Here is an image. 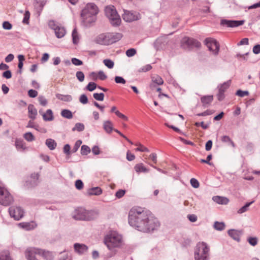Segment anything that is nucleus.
I'll use <instances>...</instances> for the list:
<instances>
[{
  "label": "nucleus",
  "mask_w": 260,
  "mask_h": 260,
  "mask_svg": "<svg viewBox=\"0 0 260 260\" xmlns=\"http://www.w3.org/2000/svg\"><path fill=\"white\" fill-rule=\"evenodd\" d=\"M9 212L11 217L16 220H19L23 217V210L19 206H12L9 209Z\"/></svg>",
  "instance_id": "11"
},
{
  "label": "nucleus",
  "mask_w": 260,
  "mask_h": 260,
  "mask_svg": "<svg viewBox=\"0 0 260 260\" xmlns=\"http://www.w3.org/2000/svg\"><path fill=\"white\" fill-rule=\"evenodd\" d=\"M109 38V33L102 34L98 36L97 40L99 43L108 45L110 44Z\"/></svg>",
  "instance_id": "14"
},
{
  "label": "nucleus",
  "mask_w": 260,
  "mask_h": 260,
  "mask_svg": "<svg viewBox=\"0 0 260 260\" xmlns=\"http://www.w3.org/2000/svg\"><path fill=\"white\" fill-rule=\"evenodd\" d=\"M44 121H50L53 120L54 117L52 111L51 109H48L46 112L42 114Z\"/></svg>",
  "instance_id": "21"
},
{
  "label": "nucleus",
  "mask_w": 260,
  "mask_h": 260,
  "mask_svg": "<svg viewBox=\"0 0 260 260\" xmlns=\"http://www.w3.org/2000/svg\"><path fill=\"white\" fill-rule=\"evenodd\" d=\"M24 144L22 140L17 139L15 140V146L18 151H24L26 149Z\"/></svg>",
  "instance_id": "22"
},
{
  "label": "nucleus",
  "mask_w": 260,
  "mask_h": 260,
  "mask_svg": "<svg viewBox=\"0 0 260 260\" xmlns=\"http://www.w3.org/2000/svg\"><path fill=\"white\" fill-rule=\"evenodd\" d=\"M79 101L83 104H86L88 103V98L85 94H83L80 96Z\"/></svg>",
  "instance_id": "53"
},
{
  "label": "nucleus",
  "mask_w": 260,
  "mask_h": 260,
  "mask_svg": "<svg viewBox=\"0 0 260 260\" xmlns=\"http://www.w3.org/2000/svg\"><path fill=\"white\" fill-rule=\"evenodd\" d=\"M190 184L191 186L195 188H197L199 187L200 184L199 181L195 178H191L190 181Z\"/></svg>",
  "instance_id": "50"
},
{
  "label": "nucleus",
  "mask_w": 260,
  "mask_h": 260,
  "mask_svg": "<svg viewBox=\"0 0 260 260\" xmlns=\"http://www.w3.org/2000/svg\"><path fill=\"white\" fill-rule=\"evenodd\" d=\"M100 213L98 210H87L80 208L76 210L74 217L76 220L90 221L96 219Z\"/></svg>",
  "instance_id": "3"
},
{
  "label": "nucleus",
  "mask_w": 260,
  "mask_h": 260,
  "mask_svg": "<svg viewBox=\"0 0 260 260\" xmlns=\"http://www.w3.org/2000/svg\"><path fill=\"white\" fill-rule=\"evenodd\" d=\"M56 97L58 100L64 102H71L72 100V97L70 95H63L60 93L56 94Z\"/></svg>",
  "instance_id": "26"
},
{
  "label": "nucleus",
  "mask_w": 260,
  "mask_h": 260,
  "mask_svg": "<svg viewBox=\"0 0 260 260\" xmlns=\"http://www.w3.org/2000/svg\"><path fill=\"white\" fill-rule=\"evenodd\" d=\"M40 256L44 260H53L54 255L52 252L40 248Z\"/></svg>",
  "instance_id": "13"
},
{
  "label": "nucleus",
  "mask_w": 260,
  "mask_h": 260,
  "mask_svg": "<svg viewBox=\"0 0 260 260\" xmlns=\"http://www.w3.org/2000/svg\"><path fill=\"white\" fill-rule=\"evenodd\" d=\"M236 94L240 97H244V96L248 95L249 94V92L247 91L238 90L237 91Z\"/></svg>",
  "instance_id": "52"
},
{
  "label": "nucleus",
  "mask_w": 260,
  "mask_h": 260,
  "mask_svg": "<svg viewBox=\"0 0 260 260\" xmlns=\"http://www.w3.org/2000/svg\"><path fill=\"white\" fill-rule=\"evenodd\" d=\"M13 201V199L8 190L2 186L0 182V204L8 206Z\"/></svg>",
  "instance_id": "7"
},
{
  "label": "nucleus",
  "mask_w": 260,
  "mask_h": 260,
  "mask_svg": "<svg viewBox=\"0 0 260 260\" xmlns=\"http://www.w3.org/2000/svg\"><path fill=\"white\" fill-rule=\"evenodd\" d=\"M3 77L6 79H10L12 77V73L10 71L7 70L3 73Z\"/></svg>",
  "instance_id": "62"
},
{
  "label": "nucleus",
  "mask_w": 260,
  "mask_h": 260,
  "mask_svg": "<svg viewBox=\"0 0 260 260\" xmlns=\"http://www.w3.org/2000/svg\"><path fill=\"white\" fill-rule=\"evenodd\" d=\"M129 225L137 230L148 232L157 229L160 225L158 219L149 211L140 207L133 208L128 214Z\"/></svg>",
  "instance_id": "1"
},
{
  "label": "nucleus",
  "mask_w": 260,
  "mask_h": 260,
  "mask_svg": "<svg viewBox=\"0 0 260 260\" xmlns=\"http://www.w3.org/2000/svg\"><path fill=\"white\" fill-rule=\"evenodd\" d=\"M76 76L80 82H83L84 80V74L82 71H78L76 72Z\"/></svg>",
  "instance_id": "46"
},
{
  "label": "nucleus",
  "mask_w": 260,
  "mask_h": 260,
  "mask_svg": "<svg viewBox=\"0 0 260 260\" xmlns=\"http://www.w3.org/2000/svg\"><path fill=\"white\" fill-rule=\"evenodd\" d=\"M30 17V13L28 11H26L24 13V18L23 19V23L25 24L28 23L29 19Z\"/></svg>",
  "instance_id": "51"
},
{
  "label": "nucleus",
  "mask_w": 260,
  "mask_h": 260,
  "mask_svg": "<svg viewBox=\"0 0 260 260\" xmlns=\"http://www.w3.org/2000/svg\"><path fill=\"white\" fill-rule=\"evenodd\" d=\"M135 150L137 151H141V152H149V149L147 147H145L144 146H143V145H142L140 143H139V147L138 148H137L135 149Z\"/></svg>",
  "instance_id": "48"
},
{
  "label": "nucleus",
  "mask_w": 260,
  "mask_h": 260,
  "mask_svg": "<svg viewBox=\"0 0 260 260\" xmlns=\"http://www.w3.org/2000/svg\"><path fill=\"white\" fill-rule=\"evenodd\" d=\"M104 243L109 250H111L121 245L122 237L115 231L110 232L105 236Z\"/></svg>",
  "instance_id": "4"
},
{
  "label": "nucleus",
  "mask_w": 260,
  "mask_h": 260,
  "mask_svg": "<svg viewBox=\"0 0 260 260\" xmlns=\"http://www.w3.org/2000/svg\"><path fill=\"white\" fill-rule=\"evenodd\" d=\"M28 117L32 120L36 118L37 115V110L34 105L29 104L28 106Z\"/></svg>",
  "instance_id": "16"
},
{
  "label": "nucleus",
  "mask_w": 260,
  "mask_h": 260,
  "mask_svg": "<svg viewBox=\"0 0 260 260\" xmlns=\"http://www.w3.org/2000/svg\"><path fill=\"white\" fill-rule=\"evenodd\" d=\"M103 128L106 133L110 134L114 129L113 128V123L110 120H107L104 122Z\"/></svg>",
  "instance_id": "20"
},
{
  "label": "nucleus",
  "mask_w": 260,
  "mask_h": 260,
  "mask_svg": "<svg viewBox=\"0 0 260 260\" xmlns=\"http://www.w3.org/2000/svg\"><path fill=\"white\" fill-rule=\"evenodd\" d=\"M214 228L215 229L218 231H222L225 228V224L222 222L216 221L214 224Z\"/></svg>",
  "instance_id": "34"
},
{
  "label": "nucleus",
  "mask_w": 260,
  "mask_h": 260,
  "mask_svg": "<svg viewBox=\"0 0 260 260\" xmlns=\"http://www.w3.org/2000/svg\"><path fill=\"white\" fill-rule=\"evenodd\" d=\"M18 60H19L18 65V68L19 69V73L20 74H21V73H22L21 69H22V68L23 67V61L24 60L25 58L23 55H19L18 56Z\"/></svg>",
  "instance_id": "36"
},
{
  "label": "nucleus",
  "mask_w": 260,
  "mask_h": 260,
  "mask_svg": "<svg viewBox=\"0 0 260 260\" xmlns=\"http://www.w3.org/2000/svg\"><path fill=\"white\" fill-rule=\"evenodd\" d=\"M201 44L197 40L189 37H184L181 41V46L182 48L191 49L194 47L200 48Z\"/></svg>",
  "instance_id": "8"
},
{
  "label": "nucleus",
  "mask_w": 260,
  "mask_h": 260,
  "mask_svg": "<svg viewBox=\"0 0 260 260\" xmlns=\"http://www.w3.org/2000/svg\"><path fill=\"white\" fill-rule=\"evenodd\" d=\"M97 85L94 82H89L88 85L86 86V88L89 91H93L96 87Z\"/></svg>",
  "instance_id": "42"
},
{
  "label": "nucleus",
  "mask_w": 260,
  "mask_h": 260,
  "mask_svg": "<svg viewBox=\"0 0 260 260\" xmlns=\"http://www.w3.org/2000/svg\"><path fill=\"white\" fill-rule=\"evenodd\" d=\"M205 42L209 50L212 52L214 55L218 54L220 46L216 40L211 38H207Z\"/></svg>",
  "instance_id": "10"
},
{
  "label": "nucleus",
  "mask_w": 260,
  "mask_h": 260,
  "mask_svg": "<svg viewBox=\"0 0 260 260\" xmlns=\"http://www.w3.org/2000/svg\"><path fill=\"white\" fill-rule=\"evenodd\" d=\"M135 170L137 173H140V172H148V170L144 167L143 164L140 163L137 164L135 166Z\"/></svg>",
  "instance_id": "28"
},
{
  "label": "nucleus",
  "mask_w": 260,
  "mask_h": 260,
  "mask_svg": "<svg viewBox=\"0 0 260 260\" xmlns=\"http://www.w3.org/2000/svg\"><path fill=\"white\" fill-rule=\"evenodd\" d=\"M23 138L28 142H32L35 140V137L30 132H27L24 134Z\"/></svg>",
  "instance_id": "38"
},
{
  "label": "nucleus",
  "mask_w": 260,
  "mask_h": 260,
  "mask_svg": "<svg viewBox=\"0 0 260 260\" xmlns=\"http://www.w3.org/2000/svg\"><path fill=\"white\" fill-rule=\"evenodd\" d=\"M164 80L158 75H154L152 77V84L150 85L151 87L152 88L154 87V84H156L158 85H160L163 84Z\"/></svg>",
  "instance_id": "18"
},
{
  "label": "nucleus",
  "mask_w": 260,
  "mask_h": 260,
  "mask_svg": "<svg viewBox=\"0 0 260 260\" xmlns=\"http://www.w3.org/2000/svg\"><path fill=\"white\" fill-rule=\"evenodd\" d=\"M231 83V80H230L222 84H220L218 86L219 90L224 92L225 90L230 87Z\"/></svg>",
  "instance_id": "29"
},
{
  "label": "nucleus",
  "mask_w": 260,
  "mask_h": 260,
  "mask_svg": "<svg viewBox=\"0 0 260 260\" xmlns=\"http://www.w3.org/2000/svg\"><path fill=\"white\" fill-rule=\"evenodd\" d=\"M84 125L81 123H76L75 127L72 128L73 131H77L78 132H82L84 129Z\"/></svg>",
  "instance_id": "40"
},
{
  "label": "nucleus",
  "mask_w": 260,
  "mask_h": 260,
  "mask_svg": "<svg viewBox=\"0 0 260 260\" xmlns=\"http://www.w3.org/2000/svg\"><path fill=\"white\" fill-rule=\"evenodd\" d=\"M136 50L134 48H131L126 51V55L128 57H132L136 54Z\"/></svg>",
  "instance_id": "49"
},
{
  "label": "nucleus",
  "mask_w": 260,
  "mask_h": 260,
  "mask_svg": "<svg viewBox=\"0 0 260 260\" xmlns=\"http://www.w3.org/2000/svg\"><path fill=\"white\" fill-rule=\"evenodd\" d=\"M72 40H73V44H78L79 42V37L76 28H75L73 29V30L72 31Z\"/></svg>",
  "instance_id": "31"
},
{
  "label": "nucleus",
  "mask_w": 260,
  "mask_h": 260,
  "mask_svg": "<svg viewBox=\"0 0 260 260\" xmlns=\"http://www.w3.org/2000/svg\"><path fill=\"white\" fill-rule=\"evenodd\" d=\"M99 9L94 3H88L83 9L81 13L82 22L86 26H88L95 22Z\"/></svg>",
  "instance_id": "2"
},
{
  "label": "nucleus",
  "mask_w": 260,
  "mask_h": 260,
  "mask_svg": "<svg viewBox=\"0 0 260 260\" xmlns=\"http://www.w3.org/2000/svg\"><path fill=\"white\" fill-rule=\"evenodd\" d=\"M104 64L109 69H112L114 67V62L111 59H106L103 60Z\"/></svg>",
  "instance_id": "43"
},
{
  "label": "nucleus",
  "mask_w": 260,
  "mask_h": 260,
  "mask_svg": "<svg viewBox=\"0 0 260 260\" xmlns=\"http://www.w3.org/2000/svg\"><path fill=\"white\" fill-rule=\"evenodd\" d=\"M253 202H254V201H252L251 202L247 203L244 206H243L242 207H241V208H240L238 210V213L239 214H242V213H244L246 211H247L248 210V207Z\"/></svg>",
  "instance_id": "35"
},
{
  "label": "nucleus",
  "mask_w": 260,
  "mask_h": 260,
  "mask_svg": "<svg viewBox=\"0 0 260 260\" xmlns=\"http://www.w3.org/2000/svg\"><path fill=\"white\" fill-rule=\"evenodd\" d=\"M221 140L223 143H228L231 144L233 147H235V145L233 141L231 139V138L228 136H223L221 137Z\"/></svg>",
  "instance_id": "33"
},
{
  "label": "nucleus",
  "mask_w": 260,
  "mask_h": 260,
  "mask_svg": "<svg viewBox=\"0 0 260 260\" xmlns=\"http://www.w3.org/2000/svg\"><path fill=\"white\" fill-rule=\"evenodd\" d=\"M71 61L72 63L75 66H81L83 64V61L76 58H73Z\"/></svg>",
  "instance_id": "56"
},
{
  "label": "nucleus",
  "mask_w": 260,
  "mask_h": 260,
  "mask_svg": "<svg viewBox=\"0 0 260 260\" xmlns=\"http://www.w3.org/2000/svg\"><path fill=\"white\" fill-rule=\"evenodd\" d=\"M0 260H12V259L8 251H4L0 253Z\"/></svg>",
  "instance_id": "37"
},
{
  "label": "nucleus",
  "mask_w": 260,
  "mask_h": 260,
  "mask_svg": "<svg viewBox=\"0 0 260 260\" xmlns=\"http://www.w3.org/2000/svg\"><path fill=\"white\" fill-rule=\"evenodd\" d=\"M110 44L115 43L122 38V35L120 33H109Z\"/></svg>",
  "instance_id": "19"
},
{
  "label": "nucleus",
  "mask_w": 260,
  "mask_h": 260,
  "mask_svg": "<svg viewBox=\"0 0 260 260\" xmlns=\"http://www.w3.org/2000/svg\"><path fill=\"white\" fill-rule=\"evenodd\" d=\"M90 152V148L87 145H82L81 148V154L82 155H87Z\"/></svg>",
  "instance_id": "41"
},
{
  "label": "nucleus",
  "mask_w": 260,
  "mask_h": 260,
  "mask_svg": "<svg viewBox=\"0 0 260 260\" xmlns=\"http://www.w3.org/2000/svg\"><path fill=\"white\" fill-rule=\"evenodd\" d=\"M125 194V190L122 189H119L118 190L115 194V196L118 198L122 197Z\"/></svg>",
  "instance_id": "63"
},
{
  "label": "nucleus",
  "mask_w": 260,
  "mask_h": 260,
  "mask_svg": "<svg viewBox=\"0 0 260 260\" xmlns=\"http://www.w3.org/2000/svg\"><path fill=\"white\" fill-rule=\"evenodd\" d=\"M54 30L55 35L58 38H61L63 37L66 34V30L62 27L57 26L54 28Z\"/></svg>",
  "instance_id": "25"
},
{
  "label": "nucleus",
  "mask_w": 260,
  "mask_h": 260,
  "mask_svg": "<svg viewBox=\"0 0 260 260\" xmlns=\"http://www.w3.org/2000/svg\"><path fill=\"white\" fill-rule=\"evenodd\" d=\"M210 248L204 242H199L194 250L195 260H208Z\"/></svg>",
  "instance_id": "5"
},
{
  "label": "nucleus",
  "mask_w": 260,
  "mask_h": 260,
  "mask_svg": "<svg viewBox=\"0 0 260 260\" xmlns=\"http://www.w3.org/2000/svg\"><path fill=\"white\" fill-rule=\"evenodd\" d=\"M3 27L5 29L10 30L12 28V25L9 21H4L3 23Z\"/></svg>",
  "instance_id": "55"
},
{
  "label": "nucleus",
  "mask_w": 260,
  "mask_h": 260,
  "mask_svg": "<svg viewBox=\"0 0 260 260\" xmlns=\"http://www.w3.org/2000/svg\"><path fill=\"white\" fill-rule=\"evenodd\" d=\"M229 235L233 239L239 241L240 240V232L235 230H230L228 231Z\"/></svg>",
  "instance_id": "23"
},
{
  "label": "nucleus",
  "mask_w": 260,
  "mask_h": 260,
  "mask_svg": "<svg viewBox=\"0 0 260 260\" xmlns=\"http://www.w3.org/2000/svg\"><path fill=\"white\" fill-rule=\"evenodd\" d=\"M106 16L108 18L113 26H119L121 23V19L113 6H108L105 9Z\"/></svg>",
  "instance_id": "6"
},
{
  "label": "nucleus",
  "mask_w": 260,
  "mask_h": 260,
  "mask_svg": "<svg viewBox=\"0 0 260 260\" xmlns=\"http://www.w3.org/2000/svg\"><path fill=\"white\" fill-rule=\"evenodd\" d=\"M213 100V98L212 95L204 96L201 99V101L204 107H207L212 102Z\"/></svg>",
  "instance_id": "24"
},
{
  "label": "nucleus",
  "mask_w": 260,
  "mask_h": 260,
  "mask_svg": "<svg viewBox=\"0 0 260 260\" xmlns=\"http://www.w3.org/2000/svg\"><path fill=\"white\" fill-rule=\"evenodd\" d=\"M107 78V76L105 75L104 72L102 71H100L98 72V78H99L101 80H105Z\"/></svg>",
  "instance_id": "59"
},
{
  "label": "nucleus",
  "mask_w": 260,
  "mask_h": 260,
  "mask_svg": "<svg viewBox=\"0 0 260 260\" xmlns=\"http://www.w3.org/2000/svg\"><path fill=\"white\" fill-rule=\"evenodd\" d=\"M253 52L255 54H257L260 53V45L259 44H257L253 47Z\"/></svg>",
  "instance_id": "64"
},
{
  "label": "nucleus",
  "mask_w": 260,
  "mask_h": 260,
  "mask_svg": "<svg viewBox=\"0 0 260 260\" xmlns=\"http://www.w3.org/2000/svg\"><path fill=\"white\" fill-rule=\"evenodd\" d=\"M81 144H82V141H81V140L77 141L75 143L74 146L73 147V149L72 150L73 152H76L78 150V149H79V148L80 146V145H81Z\"/></svg>",
  "instance_id": "57"
},
{
  "label": "nucleus",
  "mask_w": 260,
  "mask_h": 260,
  "mask_svg": "<svg viewBox=\"0 0 260 260\" xmlns=\"http://www.w3.org/2000/svg\"><path fill=\"white\" fill-rule=\"evenodd\" d=\"M19 225L23 229L26 230H31L34 228L32 225L27 222H22L20 223Z\"/></svg>",
  "instance_id": "39"
},
{
  "label": "nucleus",
  "mask_w": 260,
  "mask_h": 260,
  "mask_svg": "<svg viewBox=\"0 0 260 260\" xmlns=\"http://www.w3.org/2000/svg\"><path fill=\"white\" fill-rule=\"evenodd\" d=\"M75 186L77 189L80 190L83 187V183L81 180H77L75 182Z\"/></svg>",
  "instance_id": "58"
},
{
  "label": "nucleus",
  "mask_w": 260,
  "mask_h": 260,
  "mask_svg": "<svg viewBox=\"0 0 260 260\" xmlns=\"http://www.w3.org/2000/svg\"><path fill=\"white\" fill-rule=\"evenodd\" d=\"M135 158V156L134 154L131 153L129 151H128L126 153V159L128 161H132Z\"/></svg>",
  "instance_id": "61"
},
{
  "label": "nucleus",
  "mask_w": 260,
  "mask_h": 260,
  "mask_svg": "<svg viewBox=\"0 0 260 260\" xmlns=\"http://www.w3.org/2000/svg\"><path fill=\"white\" fill-rule=\"evenodd\" d=\"M247 241L249 243V244L253 246H254L256 245H257V242H258V240L256 237H249L247 239Z\"/></svg>",
  "instance_id": "44"
},
{
  "label": "nucleus",
  "mask_w": 260,
  "mask_h": 260,
  "mask_svg": "<svg viewBox=\"0 0 260 260\" xmlns=\"http://www.w3.org/2000/svg\"><path fill=\"white\" fill-rule=\"evenodd\" d=\"M123 12L122 17L126 22H131L141 19V15L137 12L126 10H124Z\"/></svg>",
  "instance_id": "9"
},
{
  "label": "nucleus",
  "mask_w": 260,
  "mask_h": 260,
  "mask_svg": "<svg viewBox=\"0 0 260 260\" xmlns=\"http://www.w3.org/2000/svg\"><path fill=\"white\" fill-rule=\"evenodd\" d=\"M38 100L40 105L43 106H46L48 103L47 100L42 95H40L38 97Z\"/></svg>",
  "instance_id": "47"
},
{
  "label": "nucleus",
  "mask_w": 260,
  "mask_h": 260,
  "mask_svg": "<svg viewBox=\"0 0 260 260\" xmlns=\"http://www.w3.org/2000/svg\"><path fill=\"white\" fill-rule=\"evenodd\" d=\"M93 96L96 100L103 101L104 99V94L103 93H94L93 94Z\"/></svg>",
  "instance_id": "45"
},
{
  "label": "nucleus",
  "mask_w": 260,
  "mask_h": 260,
  "mask_svg": "<svg viewBox=\"0 0 260 260\" xmlns=\"http://www.w3.org/2000/svg\"><path fill=\"white\" fill-rule=\"evenodd\" d=\"M212 199L215 202L221 205H226L229 202V200L227 198L223 197L214 196Z\"/></svg>",
  "instance_id": "17"
},
{
  "label": "nucleus",
  "mask_w": 260,
  "mask_h": 260,
  "mask_svg": "<svg viewBox=\"0 0 260 260\" xmlns=\"http://www.w3.org/2000/svg\"><path fill=\"white\" fill-rule=\"evenodd\" d=\"M38 92L33 89H30L28 91V95L30 98H35L38 95Z\"/></svg>",
  "instance_id": "60"
},
{
  "label": "nucleus",
  "mask_w": 260,
  "mask_h": 260,
  "mask_svg": "<svg viewBox=\"0 0 260 260\" xmlns=\"http://www.w3.org/2000/svg\"><path fill=\"white\" fill-rule=\"evenodd\" d=\"M102 193V190L100 187H95L89 189L88 191V193L89 195L98 196Z\"/></svg>",
  "instance_id": "27"
},
{
  "label": "nucleus",
  "mask_w": 260,
  "mask_h": 260,
  "mask_svg": "<svg viewBox=\"0 0 260 260\" xmlns=\"http://www.w3.org/2000/svg\"><path fill=\"white\" fill-rule=\"evenodd\" d=\"M74 247L75 251L79 254H83L88 249L87 246L83 244L75 243Z\"/></svg>",
  "instance_id": "15"
},
{
  "label": "nucleus",
  "mask_w": 260,
  "mask_h": 260,
  "mask_svg": "<svg viewBox=\"0 0 260 260\" xmlns=\"http://www.w3.org/2000/svg\"><path fill=\"white\" fill-rule=\"evenodd\" d=\"M61 115L67 119H71L73 118V114L72 112L68 109H63L61 112Z\"/></svg>",
  "instance_id": "32"
},
{
  "label": "nucleus",
  "mask_w": 260,
  "mask_h": 260,
  "mask_svg": "<svg viewBox=\"0 0 260 260\" xmlns=\"http://www.w3.org/2000/svg\"><path fill=\"white\" fill-rule=\"evenodd\" d=\"M115 81L116 83H120L122 84H125L126 82L125 80L122 77L120 76H116L115 77Z\"/></svg>",
  "instance_id": "54"
},
{
  "label": "nucleus",
  "mask_w": 260,
  "mask_h": 260,
  "mask_svg": "<svg viewBox=\"0 0 260 260\" xmlns=\"http://www.w3.org/2000/svg\"><path fill=\"white\" fill-rule=\"evenodd\" d=\"M244 23V20L238 21L222 19L221 20L220 24L226 27H235L243 25Z\"/></svg>",
  "instance_id": "12"
},
{
  "label": "nucleus",
  "mask_w": 260,
  "mask_h": 260,
  "mask_svg": "<svg viewBox=\"0 0 260 260\" xmlns=\"http://www.w3.org/2000/svg\"><path fill=\"white\" fill-rule=\"evenodd\" d=\"M46 145L50 150H54L56 147V143L52 139H48L46 140Z\"/></svg>",
  "instance_id": "30"
}]
</instances>
